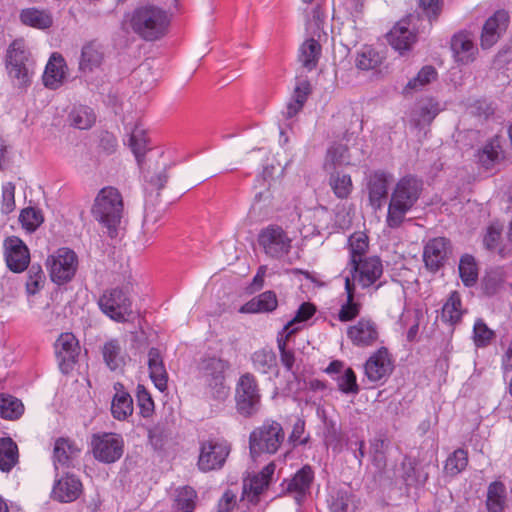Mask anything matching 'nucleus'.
I'll list each match as a JSON object with an SVG mask.
<instances>
[{
    "instance_id": "f257e3e1",
    "label": "nucleus",
    "mask_w": 512,
    "mask_h": 512,
    "mask_svg": "<svg viewBox=\"0 0 512 512\" xmlns=\"http://www.w3.org/2000/svg\"><path fill=\"white\" fill-rule=\"evenodd\" d=\"M124 24L142 40L153 42L160 40L167 34L170 17L163 8L153 4H145L126 14Z\"/></svg>"
},
{
    "instance_id": "f03ea898",
    "label": "nucleus",
    "mask_w": 512,
    "mask_h": 512,
    "mask_svg": "<svg viewBox=\"0 0 512 512\" xmlns=\"http://www.w3.org/2000/svg\"><path fill=\"white\" fill-rule=\"evenodd\" d=\"M422 191V182L414 176L402 177L391 194L386 224L391 229L399 228L406 214L415 206Z\"/></svg>"
},
{
    "instance_id": "7ed1b4c3",
    "label": "nucleus",
    "mask_w": 512,
    "mask_h": 512,
    "mask_svg": "<svg viewBox=\"0 0 512 512\" xmlns=\"http://www.w3.org/2000/svg\"><path fill=\"white\" fill-rule=\"evenodd\" d=\"M91 213L109 233L116 232L124 215V202L120 191L113 186L102 188L94 199Z\"/></svg>"
},
{
    "instance_id": "20e7f679",
    "label": "nucleus",
    "mask_w": 512,
    "mask_h": 512,
    "mask_svg": "<svg viewBox=\"0 0 512 512\" xmlns=\"http://www.w3.org/2000/svg\"><path fill=\"white\" fill-rule=\"evenodd\" d=\"M229 368L228 360L215 355L204 356L198 363L199 378L204 382L210 396L216 400H224L229 395V387L225 384V372Z\"/></svg>"
},
{
    "instance_id": "39448f33",
    "label": "nucleus",
    "mask_w": 512,
    "mask_h": 512,
    "mask_svg": "<svg viewBox=\"0 0 512 512\" xmlns=\"http://www.w3.org/2000/svg\"><path fill=\"white\" fill-rule=\"evenodd\" d=\"M284 440L285 432L282 425L276 420L266 419L249 435L250 454L254 459L263 454L274 455Z\"/></svg>"
},
{
    "instance_id": "423d86ee",
    "label": "nucleus",
    "mask_w": 512,
    "mask_h": 512,
    "mask_svg": "<svg viewBox=\"0 0 512 512\" xmlns=\"http://www.w3.org/2000/svg\"><path fill=\"white\" fill-rule=\"evenodd\" d=\"M345 279L349 280L352 288L359 286L361 289L373 288L378 290L382 283L379 282L383 275V263L378 256H369L360 261H348Z\"/></svg>"
},
{
    "instance_id": "0eeeda50",
    "label": "nucleus",
    "mask_w": 512,
    "mask_h": 512,
    "mask_svg": "<svg viewBox=\"0 0 512 512\" xmlns=\"http://www.w3.org/2000/svg\"><path fill=\"white\" fill-rule=\"evenodd\" d=\"M100 311L111 320L123 323L132 315V299L127 287L105 289L97 301Z\"/></svg>"
},
{
    "instance_id": "6e6552de",
    "label": "nucleus",
    "mask_w": 512,
    "mask_h": 512,
    "mask_svg": "<svg viewBox=\"0 0 512 512\" xmlns=\"http://www.w3.org/2000/svg\"><path fill=\"white\" fill-rule=\"evenodd\" d=\"M235 402L237 412L245 417L255 416L261 408V394L256 377L252 373L242 374L236 384Z\"/></svg>"
},
{
    "instance_id": "1a4fd4ad",
    "label": "nucleus",
    "mask_w": 512,
    "mask_h": 512,
    "mask_svg": "<svg viewBox=\"0 0 512 512\" xmlns=\"http://www.w3.org/2000/svg\"><path fill=\"white\" fill-rule=\"evenodd\" d=\"M230 452L231 445L225 439L209 438L201 441L197 461L199 471L207 473L222 469Z\"/></svg>"
},
{
    "instance_id": "9d476101",
    "label": "nucleus",
    "mask_w": 512,
    "mask_h": 512,
    "mask_svg": "<svg viewBox=\"0 0 512 512\" xmlns=\"http://www.w3.org/2000/svg\"><path fill=\"white\" fill-rule=\"evenodd\" d=\"M46 265L51 280L58 285H63L75 276L78 269V256L72 249L62 247L47 258Z\"/></svg>"
},
{
    "instance_id": "9b49d317",
    "label": "nucleus",
    "mask_w": 512,
    "mask_h": 512,
    "mask_svg": "<svg viewBox=\"0 0 512 512\" xmlns=\"http://www.w3.org/2000/svg\"><path fill=\"white\" fill-rule=\"evenodd\" d=\"M258 244L269 258L280 260L289 254L292 239L281 226L270 224L259 232Z\"/></svg>"
},
{
    "instance_id": "f8f14e48",
    "label": "nucleus",
    "mask_w": 512,
    "mask_h": 512,
    "mask_svg": "<svg viewBox=\"0 0 512 512\" xmlns=\"http://www.w3.org/2000/svg\"><path fill=\"white\" fill-rule=\"evenodd\" d=\"M93 457L104 464L117 462L124 453V440L112 432L95 433L91 437Z\"/></svg>"
},
{
    "instance_id": "ddd939ff",
    "label": "nucleus",
    "mask_w": 512,
    "mask_h": 512,
    "mask_svg": "<svg viewBox=\"0 0 512 512\" xmlns=\"http://www.w3.org/2000/svg\"><path fill=\"white\" fill-rule=\"evenodd\" d=\"M29 58V52L25 48L22 40H14L7 49L6 69L11 78L18 81V85L25 86L30 82L26 62Z\"/></svg>"
},
{
    "instance_id": "4468645a",
    "label": "nucleus",
    "mask_w": 512,
    "mask_h": 512,
    "mask_svg": "<svg viewBox=\"0 0 512 512\" xmlns=\"http://www.w3.org/2000/svg\"><path fill=\"white\" fill-rule=\"evenodd\" d=\"M393 369V359L386 347L373 352L364 365L365 376L372 383L386 381Z\"/></svg>"
},
{
    "instance_id": "2eb2a0df",
    "label": "nucleus",
    "mask_w": 512,
    "mask_h": 512,
    "mask_svg": "<svg viewBox=\"0 0 512 512\" xmlns=\"http://www.w3.org/2000/svg\"><path fill=\"white\" fill-rule=\"evenodd\" d=\"M346 334L351 343L360 348L374 346L380 338L379 326L370 317H361L347 328Z\"/></svg>"
},
{
    "instance_id": "dca6fc26",
    "label": "nucleus",
    "mask_w": 512,
    "mask_h": 512,
    "mask_svg": "<svg viewBox=\"0 0 512 512\" xmlns=\"http://www.w3.org/2000/svg\"><path fill=\"white\" fill-rule=\"evenodd\" d=\"M452 253V245L445 237L430 239L424 246L423 261L430 272L439 271L447 262Z\"/></svg>"
},
{
    "instance_id": "f3484780",
    "label": "nucleus",
    "mask_w": 512,
    "mask_h": 512,
    "mask_svg": "<svg viewBox=\"0 0 512 512\" xmlns=\"http://www.w3.org/2000/svg\"><path fill=\"white\" fill-rule=\"evenodd\" d=\"M4 258L8 269L14 273L25 271L30 263V252L22 239L10 236L4 240Z\"/></svg>"
},
{
    "instance_id": "a211bd4d",
    "label": "nucleus",
    "mask_w": 512,
    "mask_h": 512,
    "mask_svg": "<svg viewBox=\"0 0 512 512\" xmlns=\"http://www.w3.org/2000/svg\"><path fill=\"white\" fill-rule=\"evenodd\" d=\"M80 352L79 342L72 333H62L55 342V354L63 374L70 373Z\"/></svg>"
},
{
    "instance_id": "6ab92c4d",
    "label": "nucleus",
    "mask_w": 512,
    "mask_h": 512,
    "mask_svg": "<svg viewBox=\"0 0 512 512\" xmlns=\"http://www.w3.org/2000/svg\"><path fill=\"white\" fill-rule=\"evenodd\" d=\"M450 45L456 62L467 65L476 59L478 48L472 32L458 31L452 36Z\"/></svg>"
},
{
    "instance_id": "aec40b11",
    "label": "nucleus",
    "mask_w": 512,
    "mask_h": 512,
    "mask_svg": "<svg viewBox=\"0 0 512 512\" xmlns=\"http://www.w3.org/2000/svg\"><path fill=\"white\" fill-rule=\"evenodd\" d=\"M392 175L383 171H373L367 178L368 198L371 207L379 210L388 196V186Z\"/></svg>"
},
{
    "instance_id": "412c9836",
    "label": "nucleus",
    "mask_w": 512,
    "mask_h": 512,
    "mask_svg": "<svg viewBox=\"0 0 512 512\" xmlns=\"http://www.w3.org/2000/svg\"><path fill=\"white\" fill-rule=\"evenodd\" d=\"M314 472L309 465L303 466L294 476L286 481L285 493L291 495L297 504H301L310 493Z\"/></svg>"
},
{
    "instance_id": "4be33fe9",
    "label": "nucleus",
    "mask_w": 512,
    "mask_h": 512,
    "mask_svg": "<svg viewBox=\"0 0 512 512\" xmlns=\"http://www.w3.org/2000/svg\"><path fill=\"white\" fill-rule=\"evenodd\" d=\"M508 20L509 16L503 10L495 12L486 20L480 38L482 49H489L496 44L501 32L506 29Z\"/></svg>"
},
{
    "instance_id": "5701e85b",
    "label": "nucleus",
    "mask_w": 512,
    "mask_h": 512,
    "mask_svg": "<svg viewBox=\"0 0 512 512\" xmlns=\"http://www.w3.org/2000/svg\"><path fill=\"white\" fill-rule=\"evenodd\" d=\"M401 468V478L406 486H423L429 479V464H421L415 458L405 456Z\"/></svg>"
},
{
    "instance_id": "b1692460",
    "label": "nucleus",
    "mask_w": 512,
    "mask_h": 512,
    "mask_svg": "<svg viewBox=\"0 0 512 512\" xmlns=\"http://www.w3.org/2000/svg\"><path fill=\"white\" fill-rule=\"evenodd\" d=\"M387 41L393 49L403 54L411 49L416 41V34L409 29L406 19L398 21L387 34Z\"/></svg>"
},
{
    "instance_id": "393cba45",
    "label": "nucleus",
    "mask_w": 512,
    "mask_h": 512,
    "mask_svg": "<svg viewBox=\"0 0 512 512\" xmlns=\"http://www.w3.org/2000/svg\"><path fill=\"white\" fill-rule=\"evenodd\" d=\"M66 62L59 53H53L46 64L43 74V84L45 87L55 90L59 88L66 76Z\"/></svg>"
},
{
    "instance_id": "a878e982",
    "label": "nucleus",
    "mask_w": 512,
    "mask_h": 512,
    "mask_svg": "<svg viewBox=\"0 0 512 512\" xmlns=\"http://www.w3.org/2000/svg\"><path fill=\"white\" fill-rule=\"evenodd\" d=\"M81 488V481L76 476L67 474L55 483L52 496L62 503L72 502L79 497Z\"/></svg>"
},
{
    "instance_id": "bb28decb",
    "label": "nucleus",
    "mask_w": 512,
    "mask_h": 512,
    "mask_svg": "<svg viewBox=\"0 0 512 512\" xmlns=\"http://www.w3.org/2000/svg\"><path fill=\"white\" fill-rule=\"evenodd\" d=\"M440 112L439 103L432 99H422L419 101L411 113V124L416 129H422L432 123Z\"/></svg>"
},
{
    "instance_id": "cd10ccee",
    "label": "nucleus",
    "mask_w": 512,
    "mask_h": 512,
    "mask_svg": "<svg viewBox=\"0 0 512 512\" xmlns=\"http://www.w3.org/2000/svg\"><path fill=\"white\" fill-rule=\"evenodd\" d=\"M149 376L155 387L165 392L168 388V373L159 349L152 347L148 351Z\"/></svg>"
},
{
    "instance_id": "c85d7f7f",
    "label": "nucleus",
    "mask_w": 512,
    "mask_h": 512,
    "mask_svg": "<svg viewBox=\"0 0 512 512\" xmlns=\"http://www.w3.org/2000/svg\"><path fill=\"white\" fill-rule=\"evenodd\" d=\"M102 356L105 364L111 371L121 370L128 358L124 343L118 339H110L104 343Z\"/></svg>"
},
{
    "instance_id": "c756f323",
    "label": "nucleus",
    "mask_w": 512,
    "mask_h": 512,
    "mask_svg": "<svg viewBox=\"0 0 512 512\" xmlns=\"http://www.w3.org/2000/svg\"><path fill=\"white\" fill-rule=\"evenodd\" d=\"M19 18L24 25L39 30L49 29L54 23L50 10L36 7L22 9Z\"/></svg>"
},
{
    "instance_id": "7c9ffc66",
    "label": "nucleus",
    "mask_w": 512,
    "mask_h": 512,
    "mask_svg": "<svg viewBox=\"0 0 512 512\" xmlns=\"http://www.w3.org/2000/svg\"><path fill=\"white\" fill-rule=\"evenodd\" d=\"M116 393L111 403L112 416L119 420H126L133 413V399L131 395L123 390V385L116 383L114 386Z\"/></svg>"
},
{
    "instance_id": "2f4dec72",
    "label": "nucleus",
    "mask_w": 512,
    "mask_h": 512,
    "mask_svg": "<svg viewBox=\"0 0 512 512\" xmlns=\"http://www.w3.org/2000/svg\"><path fill=\"white\" fill-rule=\"evenodd\" d=\"M507 505V489L503 482L496 480L487 487L485 507L487 512H503Z\"/></svg>"
},
{
    "instance_id": "473e14b6",
    "label": "nucleus",
    "mask_w": 512,
    "mask_h": 512,
    "mask_svg": "<svg viewBox=\"0 0 512 512\" xmlns=\"http://www.w3.org/2000/svg\"><path fill=\"white\" fill-rule=\"evenodd\" d=\"M278 306V299L274 291L268 290L245 303L240 311L243 313H267L274 311Z\"/></svg>"
},
{
    "instance_id": "72a5a7b5",
    "label": "nucleus",
    "mask_w": 512,
    "mask_h": 512,
    "mask_svg": "<svg viewBox=\"0 0 512 512\" xmlns=\"http://www.w3.org/2000/svg\"><path fill=\"white\" fill-rule=\"evenodd\" d=\"M80 451V448L74 441L69 438L60 437L54 444V463L69 467L72 461L79 456Z\"/></svg>"
},
{
    "instance_id": "f704fd0d",
    "label": "nucleus",
    "mask_w": 512,
    "mask_h": 512,
    "mask_svg": "<svg viewBox=\"0 0 512 512\" xmlns=\"http://www.w3.org/2000/svg\"><path fill=\"white\" fill-rule=\"evenodd\" d=\"M466 310L462 308V300L458 291H452L444 303L441 312V319L451 326L458 325Z\"/></svg>"
},
{
    "instance_id": "c9c22d12",
    "label": "nucleus",
    "mask_w": 512,
    "mask_h": 512,
    "mask_svg": "<svg viewBox=\"0 0 512 512\" xmlns=\"http://www.w3.org/2000/svg\"><path fill=\"white\" fill-rule=\"evenodd\" d=\"M311 93V85L308 80H300L297 82L291 101L287 104L286 110L283 112L285 118L290 119L297 115L306 103Z\"/></svg>"
},
{
    "instance_id": "e433bc0d",
    "label": "nucleus",
    "mask_w": 512,
    "mask_h": 512,
    "mask_svg": "<svg viewBox=\"0 0 512 512\" xmlns=\"http://www.w3.org/2000/svg\"><path fill=\"white\" fill-rule=\"evenodd\" d=\"M345 292L346 300L338 312V320L344 323L356 319L362 308L361 303L355 300L356 289L352 288L348 279H345Z\"/></svg>"
},
{
    "instance_id": "4c0bfd02",
    "label": "nucleus",
    "mask_w": 512,
    "mask_h": 512,
    "mask_svg": "<svg viewBox=\"0 0 512 512\" xmlns=\"http://www.w3.org/2000/svg\"><path fill=\"white\" fill-rule=\"evenodd\" d=\"M198 495L196 490L184 485L175 489L173 509L174 512H193L196 508Z\"/></svg>"
},
{
    "instance_id": "58836bf2",
    "label": "nucleus",
    "mask_w": 512,
    "mask_h": 512,
    "mask_svg": "<svg viewBox=\"0 0 512 512\" xmlns=\"http://www.w3.org/2000/svg\"><path fill=\"white\" fill-rule=\"evenodd\" d=\"M129 146L137 160L138 165L141 167L145 154L151 149V147L149 146V138L147 137L146 131L140 124H136L131 131Z\"/></svg>"
},
{
    "instance_id": "ea45409f",
    "label": "nucleus",
    "mask_w": 512,
    "mask_h": 512,
    "mask_svg": "<svg viewBox=\"0 0 512 512\" xmlns=\"http://www.w3.org/2000/svg\"><path fill=\"white\" fill-rule=\"evenodd\" d=\"M316 312V307L309 302L302 303L297 309L295 316L288 321L282 331L286 338H290L303 328V323L309 320Z\"/></svg>"
},
{
    "instance_id": "a19ab883",
    "label": "nucleus",
    "mask_w": 512,
    "mask_h": 512,
    "mask_svg": "<svg viewBox=\"0 0 512 512\" xmlns=\"http://www.w3.org/2000/svg\"><path fill=\"white\" fill-rule=\"evenodd\" d=\"M68 121L74 128L87 130L95 124L96 114L89 106L77 105L71 109L68 115Z\"/></svg>"
},
{
    "instance_id": "79ce46f5",
    "label": "nucleus",
    "mask_w": 512,
    "mask_h": 512,
    "mask_svg": "<svg viewBox=\"0 0 512 512\" xmlns=\"http://www.w3.org/2000/svg\"><path fill=\"white\" fill-rule=\"evenodd\" d=\"M103 60V53L98 44L89 42L82 47L79 69L82 72H92Z\"/></svg>"
},
{
    "instance_id": "37998d69",
    "label": "nucleus",
    "mask_w": 512,
    "mask_h": 512,
    "mask_svg": "<svg viewBox=\"0 0 512 512\" xmlns=\"http://www.w3.org/2000/svg\"><path fill=\"white\" fill-rule=\"evenodd\" d=\"M253 368L262 374H268L277 370V358L271 348H261L251 354Z\"/></svg>"
},
{
    "instance_id": "c03bdc74",
    "label": "nucleus",
    "mask_w": 512,
    "mask_h": 512,
    "mask_svg": "<svg viewBox=\"0 0 512 512\" xmlns=\"http://www.w3.org/2000/svg\"><path fill=\"white\" fill-rule=\"evenodd\" d=\"M18 447L10 437L0 438V470L10 472L18 463Z\"/></svg>"
},
{
    "instance_id": "a18cd8bd",
    "label": "nucleus",
    "mask_w": 512,
    "mask_h": 512,
    "mask_svg": "<svg viewBox=\"0 0 512 512\" xmlns=\"http://www.w3.org/2000/svg\"><path fill=\"white\" fill-rule=\"evenodd\" d=\"M321 54V45L311 38L306 40L300 47L299 60L308 70L316 67Z\"/></svg>"
},
{
    "instance_id": "49530a36",
    "label": "nucleus",
    "mask_w": 512,
    "mask_h": 512,
    "mask_svg": "<svg viewBox=\"0 0 512 512\" xmlns=\"http://www.w3.org/2000/svg\"><path fill=\"white\" fill-rule=\"evenodd\" d=\"M468 461V451L466 449L458 448L454 450L445 461V474L451 477L457 476L466 469Z\"/></svg>"
},
{
    "instance_id": "de8ad7c7",
    "label": "nucleus",
    "mask_w": 512,
    "mask_h": 512,
    "mask_svg": "<svg viewBox=\"0 0 512 512\" xmlns=\"http://www.w3.org/2000/svg\"><path fill=\"white\" fill-rule=\"evenodd\" d=\"M459 275L466 287H472L478 280V267L472 255L465 254L460 258Z\"/></svg>"
},
{
    "instance_id": "09e8293b",
    "label": "nucleus",
    "mask_w": 512,
    "mask_h": 512,
    "mask_svg": "<svg viewBox=\"0 0 512 512\" xmlns=\"http://www.w3.org/2000/svg\"><path fill=\"white\" fill-rule=\"evenodd\" d=\"M495 331L490 329L482 318H477L472 331V339L476 348H486L494 340Z\"/></svg>"
},
{
    "instance_id": "8fccbe9b",
    "label": "nucleus",
    "mask_w": 512,
    "mask_h": 512,
    "mask_svg": "<svg viewBox=\"0 0 512 512\" xmlns=\"http://www.w3.org/2000/svg\"><path fill=\"white\" fill-rule=\"evenodd\" d=\"M24 411L22 402L10 395L0 394V417L4 419H18Z\"/></svg>"
},
{
    "instance_id": "3c124183",
    "label": "nucleus",
    "mask_w": 512,
    "mask_h": 512,
    "mask_svg": "<svg viewBox=\"0 0 512 512\" xmlns=\"http://www.w3.org/2000/svg\"><path fill=\"white\" fill-rule=\"evenodd\" d=\"M368 237L364 233H354L348 239L349 261H360L367 258Z\"/></svg>"
},
{
    "instance_id": "603ef678",
    "label": "nucleus",
    "mask_w": 512,
    "mask_h": 512,
    "mask_svg": "<svg viewBox=\"0 0 512 512\" xmlns=\"http://www.w3.org/2000/svg\"><path fill=\"white\" fill-rule=\"evenodd\" d=\"M329 185L335 196L340 199L347 198L353 188L350 175L340 172H335L330 175Z\"/></svg>"
},
{
    "instance_id": "864d4df0",
    "label": "nucleus",
    "mask_w": 512,
    "mask_h": 512,
    "mask_svg": "<svg viewBox=\"0 0 512 512\" xmlns=\"http://www.w3.org/2000/svg\"><path fill=\"white\" fill-rule=\"evenodd\" d=\"M382 62L381 55L372 47L364 46L357 54L356 66L361 70H372Z\"/></svg>"
},
{
    "instance_id": "5fc2aeb1",
    "label": "nucleus",
    "mask_w": 512,
    "mask_h": 512,
    "mask_svg": "<svg viewBox=\"0 0 512 512\" xmlns=\"http://www.w3.org/2000/svg\"><path fill=\"white\" fill-rule=\"evenodd\" d=\"M19 221L27 232H34L44 222V216L40 209L26 207L21 210Z\"/></svg>"
},
{
    "instance_id": "6e6d98bb",
    "label": "nucleus",
    "mask_w": 512,
    "mask_h": 512,
    "mask_svg": "<svg viewBox=\"0 0 512 512\" xmlns=\"http://www.w3.org/2000/svg\"><path fill=\"white\" fill-rule=\"evenodd\" d=\"M350 164V155L347 146L343 144L332 145L326 155L325 167H333Z\"/></svg>"
},
{
    "instance_id": "4d7b16f0",
    "label": "nucleus",
    "mask_w": 512,
    "mask_h": 512,
    "mask_svg": "<svg viewBox=\"0 0 512 512\" xmlns=\"http://www.w3.org/2000/svg\"><path fill=\"white\" fill-rule=\"evenodd\" d=\"M45 283V275L40 265L33 264L28 270L26 292L28 295L38 293Z\"/></svg>"
},
{
    "instance_id": "13d9d810",
    "label": "nucleus",
    "mask_w": 512,
    "mask_h": 512,
    "mask_svg": "<svg viewBox=\"0 0 512 512\" xmlns=\"http://www.w3.org/2000/svg\"><path fill=\"white\" fill-rule=\"evenodd\" d=\"M437 75L438 73L433 66L426 65L418 72L416 77H414L407 83L406 89H420L425 85L431 83L432 81L436 80Z\"/></svg>"
},
{
    "instance_id": "bf43d9fd",
    "label": "nucleus",
    "mask_w": 512,
    "mask_h": 512,
    "mask_svg": "<svg viewBox=\"0 0 512 512\" xmlns=\"http://www.w3.org/2000/svg\"><path fill=\"white\" fill-rule=\"evenodd\" d=\"M137 405L140 409V414L144 418L150 417L154 412V401L151 394L144 385L138 384L136 388Z\"/></svg>"
},
{
    "instance_id": "052dcab7",
    "label": "nucleus",
    "mask_w": 512,
    "mask_h": 512,
    "mask_svg": "<svg viewBox=\"0 0 512 512\" xmlns=\"http://www.w3.org/2000/svg\"><path fill=\"white\" fill-rule=\"evenodd\" d=\"M289 338L281 330L277 336V345L280 352V360L282 365L287 371H293L295 363V353L292 349L287 348V341Z\"/></svg>"
},
{
    "instance_id": "680f3d73",
    "label": "nucleus",
    "mask_w": 512,
    "mask_h": 512,
    "mask_svg": "<svg viewBox=\"0 0 512 512\" xmlns=\"http://www.w3.org/2000/svg\"><path fill=\"white\" fill-rule=\"evenodd\" d=\"M338 389L344 394H357L359 386L357 377L352 368H347L344 373L337 378Z\"/></svg>"
},
{
    "instance_id": "e2e57ef3",
    "label": "nucleus",
    "mask_w": 512,
    "mask_h": 512,
    "mask_svg": "<svg viewBox=\"0 0 512 512\" xmlns=\"http://www.w3.org/2000/svg\"><path fill=\"white\" fill-rule=\"evenodd\" d=\"M330 509L331 512H354L355 508L351 501V494L346 490H338L332 496Z\"/></svg>"
},
{
    "instance_id": "0e129e2a",
    "label": "nucleus",
    "mask_w": 512,
    "mask_h": 512,
    "mask_svg": "<svg viewBox=\"0 0 512 512\" xmlns=\"http://www.w3.org/2000/svg\"><path fill=\"white\" fill-rule=\"evenodd\" d=\"M309 439V434L305 433V421L301 418H297L288 436V443L294 448L300 445H306Z\"/></svg>"
},
{
    "instance_id": "69168bd1",
    "label": "nucleus",
    "mask_w": 512,
    "mask_h": 512,
    "mask_svg": "<svg viewBox=\"0 0 512 512\" xmlns=\"http://www.w3.org/2000/svg\"><path fill=\"white\" fill-rule=\"evenodd\" d=\"M268 480L262 479V477L257 473L253 475L248 483L244 484V491L248 494V497H250V494H252L251 501H257L259 495L263 493L264 490H266L269 486Z\"/></svg>"
},
{
    "instance_id": "338daca9",
    "label": "nucleus",
    "mask_w": 512,
    "mask_h": 512,
    "mask_svg": "<svg viewBox=\"0 0 512 512\" xmlns=\"http://www.w3.org/2000/svg\"><path fill=\"white\" fill-rule=\"evenodd\" d=\"M498 155L499 146L495 145L493 142H488L478 152V160L483 167L489 169L498 159Z\"/></svg>"
},
{
    "instance_id": "774afa93",
    "label": "nucleus",
    "mask_w": 512,
    "mask_h": 512,
    "mask_svg": "<svg viewBox=\"0 0 512 512\" xmlns=\"http://www.w3.org/2000/svg\"><path fill=\"white\" fill-rule=\"evenodd\" d=\"M15 185L12 182H6L2 185L1 212L5 215L15 209Z\"/></svg>"
}]
</instances>
